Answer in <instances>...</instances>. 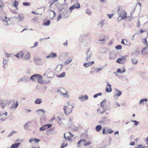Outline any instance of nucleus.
I'll return each instance as SVG.
<instances>
[{"label": "nucleus", "instance_id": "obj_1", "mask_svg": "<svg viewBox=\"0 0 148 148\" xmlns=\"http://www.w3.org/2000/svg\"><path fill=\"white\" fill-rule=\"evenodd\" d=\"M143 42L145 45H147V46L143 48L141 53L143 55H148V45H147V42L146 38L144 39V41Z\"/></svg>", "mask_w": 148, "mask_h": 148}, {"label": "nucleus", "instance_id": "obj_2", "mask_svg": "<svg viewBox=\"0 0 148 148\" xmlns=\"http://www.w3.org/2000/svg\"><path fill=\"white\" fill-rule=\"evenodd\" d=\"M127 13L124 10H123L120 12V14L119 17V19L120 18V20H122L126 18L127 17Z\"/></svg>", "mask_w": 148, "mask_h": 148}, {"label": "nucleus", "instance_id": "obj_3", "mask_svg": "<svg viewBox=\"0 0 148 148\" xmlns=\"http://www.w3.org/2000/svg\"><path fill=\"white\" fill-rule=\"evenodd\" d=\"M80 8V5L79 3L77 2V3L74 4L73 5L70 7L69 8V10H71L70 11H69V14L71 12V10L75 9H79Z\"/></svg>", "mask_w": 148, "mask_h": 148}, {"label": "nucleus", "instance_id": "obj_4", "mask_svg": "<svg viewBox=\"0 0 148 148\" xmlns=\"http://www.w3.org/2000/svg\"><path fill=\"white\" fill-rule=\"evenodd\" d=\"M73 106L71 105H68L67 106H65V114H68L71 113L72 110Z\"/></svg>", "mask_w": 148, "mask_h": 148}, {"label": "nucleus", "instance_id": "obj_5", "mask_svg": "<svg viewBox=\"0 0 148 148\" xmlns=\"http://www.w3.org/2000/svg\"><path fill=\"white\" fill-rule=\"evenodd\" d=\"M126 59L125 56L118 58L116 61L117 63L123 64L126 62Z\"/></svg>", "mask_w": 148, "mask_h": 148}, {"label": "nucleus", "instance_id": "obj_6", "mask_svg": "<svg viewBox=\"0 0 148 148\" xmlns=\"http://www.w3.org/2000/svg\"><path fill=\"white\" fill-rule=\"evenodd\" d=\"M52 126L51 124H46L40 128L39 130L40 131H43L47 129L50 128Z\"/></svg>", "mask_w": 148, "mask_h": 148}, {"label": "nucleus", "instance_id": "obj_7", "mask_svg": "<svg viewBox=\"0 0 148 148\" xmlns=\"http://www.w3.org/2000/svg\"><path fill=\"white\" fill-rule=\"evenodd\" d=\"M65 89L63 88H59L58 89L57 92L61 96L63 97H65Z\"/></svg>", "mask_w": 148, "mask_h": 148}, {"label": "nucleus", "instance_id": "obj_8", "mask_svg": "<svg viewBox=\"0 0 148 148\" xmlns=\"http://www.w3.org/2000/svg\"><path fill=\"white\" fill-rule=\"evenodd\" d=\"M38 76H40V75L39 74H34L30 77V79L33 82H35L38 79Z\"/></svg>", "mask_w": 148, "mask_h": 148}, {"label": "nucleus", "instance_id": "obj_9", "mask_svg": "<svg viewBox=\"0 0 148 148\" xmlns=\"http://www.w3.org/2000/svg\"><path fill=\"white\" fill-rule=\"evenodd\" d=\"M57 57V55L56 53L52 52L50 53V54L46 57V58H56Z\"/></svg>", "mask_w": 148, "mask_h": 148}, {"label": "nucleus", "instance_id": "obj_10", "mask_svg": "<svg viewBox=\"0 0 148 148\" xmlns=\"http://www.w3.org/2000/svg\"><path fill=\"white\" fill-rule=\"evenodd\" d=\"M73 117L70 118L68 121L67 128H71L73 126Z\"/></svg>", "mask_w": 148, "mask_h": 148}, {"label": "nucleus", "instance_id": "obj_11", "mask_svg": "<svg viewBox=\"0 0 148 148\" xmlns=\"http://www.w3.org/2000/svg\"><path fill=\"white\" fill-rule=\"evenodd\" d=\"M88 99V97L86 95H81L78 97V99L81 101H86Z\"/></svg>", "mask_w": 148, "mask_h": 148}, {"label": "nucleus", "instance_id": "obj_12", "mask_svg": "<svg viewBox=\"0 0 148 148\" xmlns=\"http://www.w3.org/2000/svg\"><path fill=\"white\" fill-rule=\"evenodd\" d=\"M122 93V92L121 91L117 89H116L114 97H119L121 95Z\"/></svg>", "mask_w": 148, "mask_h": 148}, {"label": "nucleus", "instance_id": "obj_13", "mask_svg": "<svg viewBox=\"0 0 148 148\" xmlns=\"http://www.w3.org/2000/svg\"><path fill=\"white\" fill-rule=\"evenodd\" d=\"M148 100L147 98L143 99L140 100L139 105H143L145 104Z\"/></svg>", "mask_w": 148, "mask_h": 148}, {"label": "nucleus", "instance_id": "obj_14", "mask_svg": "<svg viewBox=\"0 0 148 148\" xmlns=\"http://www.w3.org/2000/svg\"><path fill=\"white\" fill-rule=\"evenodd\" d=\"M57 117L58 120V122L60 123V122L61 121V123H62H62V121H64V115L63 114L61 115L60 116H58Z\"/></svg>", "mask_w": 148, "mask_h": 148}, {"label": "nucleus", "instance_id": "obj_15", "mask_svg": "<svg viewBox=\"0 0 148 148\" xmlns=\"http://www.w3.org/2000/svg\"><path fill=\"white\" fill-rule=\"evenodd\" d=\"M25 54V55L24 56V59L27 60L30 59V56L29 52H26Z\"/></svg>", "mask_w": 148, "mask_h": 148}, {"label": "nucleus", "instance_id": "obj_16", "mask_svg": "<svg viewBox=\"0 0 148 148\" xmlns=\"http://www.w3.org/2000/svg\"><path fill=\"white\" fill-rule=\"evenodd\" d=\"M69 134V136L66 137L65 136V140H68L69 142L72 141V138L73 136V135H72L70 132L68 133Z\"/></svg>", "mask_w": 148, "mask_h": 148}, {"label": "nucleus", "instance_id": "obj_17", "mask_svg": "<svg viewBox=\"0 0 148 148\" xmlns=\"http://www.w3.org/2000/svg\"><path fill=\"white\" fill-rule=\"evenodd\" d=\"M20 81H24L26 82H29L30 81L29 78L27 77H24L21 78L20 79Z\"/></svg>", "mask_w": 148, "mask_h": 148}, {"label": "nucleus", "instance_id": "obj_18", "mask_svg": "<svg viewBox=\"0 0 148 148\" xmlns=\"http://www.w3.org/2000/svg\"><path fill=\"white\" fill-rule=\"evenodd\" d=\"M105 20H102L100 21L99 23L98 24L97 26L101 28L105 24Z\"/></svg>", "mask_w": 148, "mask_h": 148}, {"label": "nucleus", "instance_id": "obj_19", "mask_svg": "<svg viewBox=\"0 0 148 148\" xmlns=\"http://www.w3.org/2000/svg\"><path fill=\"white\" fill-rule=\"evenodd\" d=\"M20 143H18L12 145L10 148H17L20 145Z\"/></svg>", "mask_w": 148, "mask_h": 148}, {"label": "nucleus", "instance_id": "obj_20", "mask_svg": "<svg viewBox=\"0 0 148 148\" xmlns=\"http://www.w3.org/2000/svg\"><path fill=\"white\" fill-rule=\"evenodd\" d=\"M125 67H123V68L122 69H118L117 70V72L122 73H123L125 72Z\"/></svg>", "mask_w": 148, "mask_h": 148}, {"label": "nucleus", "instance_id": "obj_21", "mask_svg": "<svg viewBox=\"0 0 148 148\" xmlns=\"http://www.w3.org/2000/svg\"><path fill=\"white\" fill-rule=\"evenodd\" d=\"M38 79H37L38 82L39 84H43V82L42 80V76L40 75V76H38Z\"/></svg>", "mask_w": 148, "mask_h": 148}, {"label": "nucleus", "instance_id": "obj_22", "mask_svg": "<svg viewBox=\"0 0 148 148\" xmlns=\"http://www.w3.org/2000/svg\"><path fill=\"white\" fill-rule=\"evenodd\" d=\"M6 104L4 103L2 101L0 102V107L2 109H3L6 106Z\"/></svg>", "mask_w": 148, "mask_h": 148}, {"label": "nucleus", "instance_id": "obj_23", "mask_svg": "<svg viewBox=\"0 0 148 148\" xmlns=\"http://www.w3.org/2000/svg\"><path fill=\"white\" fill-rule=\"evenodd\" d=\"M36 112L37 113H38L39 114H41V112H42L43 114H44L45 112V110L40 109H38V110H36Z\"/></svg>", "mask_w": 148, "mask_h": 148}, {"label": "nucleus", "instance_id": "obj_24", "mask_svg": "<svg viewBox=\"0 0 148 148\" xmlns=\"http://www.w3.org/2000/svg\"><path fill=\"white\" fill-rule=\"evenodd\" d=\"M73 58L72 57H69L65 61V64H69L72 60Z\"/></svg>", "mask_w": 148, "mask_h": 148}, {"label": "nucleus", "instance_id": "obj_25", "mask_svg": "<svg viewBox=\"0 0 148 148\" xmlns=\"http://www.w3.org/2000/svg\"><path fill=\"white\" fill-rule=\"evenodd\" d=\"M42 102V100L41 99H37L35 101L34 103L36 104H40Z\"/></svg>", "mask_w": 148, "mask_h": 148}, {"label": "nucleus", "instance_id": "obj_26", "mask_svg": "<svg viewBox=\"0 0 148 148\" xmlns=\"http://www.w3.org/2000/svg\"><path fill=\"white\" fill-rule=\"evenodd\" d=\"M102 129V126L100 125L97 126L95 128L97 132H99Z\"/></svg>", "mask_w": 148, "mask_h": 148}, {"label": "nucleus", "instance_id": "obj_27", "mask_svg": "<svg viewBox=\"0 0 148 148\" xmlns=\"http://www.w3.org/2000/svg\"><path fill=\"white\" fill-rule=\"evenodd\" d=\"M105 102L106 101L105 100H104L103 101L101 102L100 103L101 107H102V108L103 110H104V111H105L106 110V108L105 107L104 105H102V104L103 103H105Z\"/></svg>", "mask_w": 148, "mask_h": 148}, {"label": "nucleus", "instance_id": "obj_28", "mask_svg": "<svg viewBox=\"0 0 148 148\" xmlns=\"http://www.w3.org/2000/svg\"><path fill=\"white\" fill-rule=\"evenodd\" d=\"M111 87L108 86L106 88V91L107 92H111L112 91V89L111 88Z\"/></svg>", "mask_w": 148, "mask_h": 148}, {"label": "nucleus", "instance_id": "obj_29", "mask_svg": "<svg viewBox=\"0 0 148 148\" xmlns=\"http://www.w3.org/2000/svg\"><path fill=\"white\" fill-rule=\"evenodd\" d=\"M31 123L30 121H28L24 125V127L25 129H27L28 127V125Z\"/></svg>", "mask_w": 148, "mask_h": 148}, {"label": "nucleus", "instance_id": "obj_30", "mask_svg": "<svg viewBox=\"0 0 148 148\" xmlns=\"http://www.w3.org/2000/svg\"><path fill=\"white\" fill-rule=\"evenodd\" d=\"M85 140L84 139H81L77 143V146L79 147H80L81 146V144L82 143V142H84Z\"/></svg>", "mask_w": 148, "mask_h": 148}, {"label": "nucleus", "instance_id": "obj_31", "mask_svg": "<svg viewBox=\"0 0 148 148\" xmlns=\"http://www.w3.org/2000/svg\"><path fill=\"white\" fill-rule=\"evenodd\" d=\"M103 121H104V123H105L106 122H109L110 121V119H108L107 118L103 117L102 118Z\"/></svg>", "mask_w": 148, "mask_h": 148}, {"label": "nucleus", "instance_id": "obj_32", "mask_svg": "<svg viewBox=\"0 0 148 148\" xmlns=\"http://www.w3.org/2000/svg\"><path fill=\"white\" fill-rule=\"evenodd\" d=\"M41 60V58H38V57L35 58L34 59V60L36 64H37V65L38 64V62H37L38 61H40V60Z\"/></svg>", "mask_w": 148, "mask_h": 148}, {"label": "nucleus", "instance_id": "obj_33", "mask_svg": "<svg viewBox=\"0 0 148 148\" xmlns=\"http://www.w3.org/2000/svg\"><path fill=\"white\" fill-rule=\"evenodd\" d=\"M50 23V21L49 20L47 22H44L43 23V25L45 26H49Z\"/></svg>", "mask_w": 148, "mask_h": 148}, {"label": "nucleus", "instance_id": "obj_34", "mask_svg": "<svg viewBox=\"0 0 148 148\" xmlns=\"http://www.w3.org/2000/svg\"><path fill=\"white\" fill-rule=\"evenodd\" d=\"M131 61L132 62V64H136L137 62L138 61L137 60L134 58H132L131 59Z\"/></svg>", "mask_w": 148, "mask_h": 148}, {"label": "nucleus", "instance_id": "obj_35", "mask_svg": "<svg viewBox=\"0 0 148 148\" xmlns=\"http://www.w3.org/2000/svg\"><path fill=\"white\" fill-rule=\"evenodd\" d=\"M131 122L134 123V125L136 127L137 126L139 123V122L136 120H131Z\"/></svg>", "mask_w": 148, "mask_h": 148}, {"label": "nucleus", "instance_id": "obj_36", "mask_svg": "<svg viewBox=\"0 0 148 148\" xmlns=\"http://www.w3.org/2000/svg\"><path fill=\"white\" fill-rule=\"evenodd\" d=\"M17 133V132L14 131V130L12 131L10 134L8 135V137H10L12 136L14 134Z\"/></svg>", "mask_w": 148, "mask_h": 148}, {"label": "nucleus", "instance_id": "obj_37", "mask_svg": "<svg viewBox=\"0 0 148 148\" xmlns=\"http://www.w3.org/2000/svg\"><path fill=\"white\" fill-rule=\"evenodd\" d=\"M18 4V2L16 1H14V3L13 4L14 6L16 9L18 8L17 6Z\"/></svg>", "mask_w": 148, "mask_h": 148}, {"label": "nucleus", "instance_id": "obj_38", "mask_svg": "<svg viewBox=\"0 0 148 148\" xmlns=\"http://www.w3.org/2000/svg\"><path fill=\"white\" fill-rule=\"evenodd\" d=\"M19 56V58H23L24 53L22 51H21L18 53Z\"/></svg>", "mask_w": 148, "mask_h": 148}, {"label": "nucleus", "instance_id": "obj_39", "mask_svg": "<svg viewBox=\"0 0 148 148\" xmlns=\"http://www.w3.org/2000/svg\"><path fill=\"white\" fill-rule=\"evenodd\" d=\"M69 97V92L68 91H65V98H66L68 99Z\"/></svg>", "mask_w": 148, "mask_h": 148}, {"label": "nucleus", "instance_id": "obj_40", "mask_svg": "<svg viewBox=\"0 0 148 148\" xmlns=\"http://www.w3.org/2000/svg\"><path fill=\"white\" fill-rule=\"evenodd\" d=\"M115 48L116 49L119 50L121 49L122 47L121 45H119L116 46Z\"/></svg>", "mask_w": 148, "mask_h": 148}, {"label": "nucleus", "instance_id": "obj_41", "mask_svg": "<svg viewBox=\"0 0 148 148\" xmlns=\"http://www.w3.org/2000/svg\"><path fill=\"white\" fill-rule=\"evenodd\" d=\"M23 4L25 6H30L31 5L30 3H29L28 2H23Z\"/></svg>", "mask_w": 148, "mask_h": 148}, {"label": "nucleus", "instance_id": "obj_42", "mask_svg": "<svg viewBox=\"0 0 148 148\" xmlns=\"http://www.w3.org/2000/svg\"><path fill=\"white\" fill-rule=\"evenodd\" d=\"M103 68H96L95 69V71L97 72H98L102 70Z\"/></svg>", "mask_w": 148, "mask_h": 148}, {"label": "nucleus", "instance_id": "obj_43", "mask_svg": "<svg viewBox=\"0 0 148 148\" xmlns=\"http://www.w3.org/2000/svg\"><path fill=\"white\" fill-rule=\"evenodd\" d=\"M65 76V72H63L61 74L59 75H58V77H63Z\"/></svg>", "mask_w": 148, "mask_h": 148}, {"label": "nucleus", "instance_id": "obj_44", "mask_svg": "<svg viewBox=\"0 0 148 148\" xmlns=\"http://www.w3.org/2000/svg\"><path fill=\"white\" fill-rule=\"evenodd\" d=\"M86 13L88 15H90L91 14V12L90 11V10L88 9H87L86 10Z\"/></svg>", "mask_w": 148, "mask_h": 148}, {"label": "nucleus", "instance_id": "obj_45", "mask_svg": "<svg viewBox=\"0 0 148 148\" xmlns=\"http://www.w3.org/2000/svg\"><path fill=\"white\" fill-rule=\"evenodd\" d=\"M18 17L20 20H23L24 18V17L21 16V15L19 14H18Z\"/></svg>", "mask_w": 148, "mask_h": 148}, {"label": "nucleus", "instance_id": "obj_46", "mask_svg": "<svg viewBox=\"0 0 148 148\" xmlns=\"http://www.w3.org/2000/svg\"><path fill=\"white\" fill-rule=\"evenodd\" d=\"M91 143L90 141H88V142H87L86 141L84 144V146H86L87 145H89Z\"/></svg>", "mask_w": 148, "mask_h": 148}, {"label": "nucleus", "instance_id": "obj_47", "mask_svg": "<svg viewBox=\"0 0 148 148\" xmlns=\"http://www.w3.org/2000/svg\"><path fill=\"white\" fill-rule=\"evenodd\" d=\"M86 55L87 56L86 58V60L87 61H88L90 59V54H89V55L88 54Z\"/></svg>", "mask_w": 148, "mask_h": 148}, {"label": "nucleus", "instance_id": "obj_48", "mask_svg": "<svg viewBox=\"0 0 148 148\" xmlns=\"http://www.w3.org/2000/svg\"><path fill=\"white\" fill-rule=\"evenodd\" d=\"M90 65V64H89V63H85L84 64V66L86 67H87L88 66Z\"/></svg>", "mask_w": 148, "mask_h": 148}, {"label": "nucleus", "instance_id": "obj_49", "mask_svg": "<svg viewBox=\"0 0 148 148\" xmlns=\"http://www.w3.org/2000/svg\"><path fill=\"white\" fill-rule=\"evenodd\" d=\"M38 42H35V43H34V46L33 47H32V48L36 47H37L38 46Z\"/></svg>", "mask_w": 148, "mask_h": 148}, {"label": "nucleus", "instance_id": "obj_50", "mask_svg": "<svg viewBox=\"0 0 148 148\" xmlns=\"http://www.w3.org/2000/svg\"><path fill=\"white\" fill-rule=\"evenodd\" d=\"M18 105V102L17 101H16V103H15V105L13 107H14V108H16Z\"/></svg>", "mask_w": 148, "mask_h": 148}, {"label": "nucleus", "instance_id": "obj_51", "mask_svg": "<svg viewBox=\"0 0 148 148\" xmlns=\"http://www.w3.org/2000/svg\"><path fill=\"white\" fill-rule=\"evenodd\" d=\"M38 20V18L36 17H35L32 19V21H37Z\"/></svg>", "mask_w": 148, "mask_h": 148}, {"label": "nucleus", "instance_id": "obj_52", "mask_svg": "<svg viewBox=\"0 0 148 148\" xmlns=\"http://www.w3.org/2000/svg\"><path fill=\"white\" fill-rule=\"evenodd\" d=\"M34 141L36 143L39 142L40 141V140L39 139L34 138Z\"/></svg>", "mask_w": 148, "mask_h": 148}, {"label": "nucleus", "instance_id": "obj_53", "mask_svg": "<svg viewBox=\"0 0 148 148\" xmlns=\"http://www.w3.org/2000/svg\"><path fill=\"white\" fill-rule=\"evenodd\" d=\"M107 15L108 16L109 18H111L114 16V14H108Z\"/></svg>", "mask_w": 148, "mask_h": 148}, {"label": "nucleus", "instance_id": "obj_54", "mask_svg": "<svg viewBox=\"0 0 148 148\" xmlns=\"http://www.w3.org/2000/svg\"><path fill=\"white\" fill-rule=\"evenodd\" d=\"M61 17V15L60 14L57 17V21H58L59 20H60Z\"/></svg>", "mask_w": 148, "mask_h": 148}, {"label": "nucleus", "instance_id": "obj_55", "mask_svg": "<svg viewBox=\"0 0 148 148\" xmlns=\"http://www.w3.org/2000/svg\"><path fill=\"white\" fill-rule=\"evenodd\" d=\"M116 103H117V102L115 101L114 102V103L113 104V108H116L117 107L116 105Z\"/></svg>", "mask_w": 148, "mask_h": 148}, {"label": "nucleus", "instance_id": "obj_56", "mask_svg": "<svg viewBox=\"0 0 148 148\" xmlns=\"http://www.w3.org/2000/svg\"><path fill=\"white\" fill-rule=\"evenodd\" d=\"M145 144L147 145H148V137H147L145 139Z\"/></svg>", "mask_w": 148, "mask_h": 148}, {"label": "nucleus", "instance_id": "obj_57", "mask_svg": "<svg viewBox=\"0 0 148 148\" xmlns=\"http://www.w3.org/2000/svg\"><path fill=\"white\" fill-rule=\"evenodd\" d=\"M135 55L137 56L138 55H139L140 54V52L139 51H136L135 52Z\"/></svg>", "mask_w": 148, "mask_h": 148}, {"label": "nucleus", "instance_id": "obj_58", "mask_svg": "<svg viewBox=\"0 0 148 148\" xmlns=\"http://www.w3.org/2000/svg\"><path fill=\"white\" fill-rule=\"evenodd\" d=\"M107 132L110 134H111L113 132V131L112 130H108Z\"/></svg>", "mask_w": 148, "mask_h": 148}, {"label": "nucleus", "instance_id": "obj_59", "mask_svg": "<svg viewBox=\"0 0 148 148\" xmlns=\"http://www.w3.org/2000/svg\"><path fill=\"white\" fill-rule=\"evenodd\" d=\"M58 0H53L52 1H51L50 2V3H52V4H53L55 2L57 1Z\"/></svg>", "mask_w": 148, "mask_h": 148}, {"label": "nucleus", "instance_id": "obj_60", "mask_svg": "<svg viewBox=\"0 0 148 148\" xmlns=\"http://www.w3.org/2000/svg\"><path fill=\"white\" fill-rule=\"evenodd\" d=\"M3 21L7 23L8 22V18L7 17H5V18L3 20Z\"/></svg>", "mask_w": 148, "mask_h": 148}, {"label": "nucleus", "instance_id": "obj_61", "mask_svg": "<svg viewBox=\"0 0 148 148\" xmlns=\"http://www.w3.org/2000/svg\"><path fill=\"white\" fill-rule=\"evenodd\" d=\"M50 11H51V12H53V16L54 17L55 16H56V13L53 10H50Z\"/></svg>", "mask_w": 148, "mask_h": 148}, {"label": "nucleus", "instance_id": "obj_62", "mask_svg": "<svg viewBox=\"0 0 148 148\" xmlns=\"http://www.w3.org/2000/svg\"><path fill=\"white\" fill-rule=\"evenodd\" d=\"M135 145V142H131L130 144V145Z\"/></svg>", "mask_w": 148, "mask_h": 148}, {"label": "nucleus", "instance_id": "obj_63", "mask_svg": "<svg viewBox=\"0 0 148 148\" xmlns=\"http://www.w3.org/2000/svg\"><path fill=\"white\" fill-rule=\"evenodd\" d=\"M103 131L102 133H103V134H104L105 133H106V129L105 128H103Z\"/></svg>", "mask_w": 148, "mask_h": 148}, {"label": "nucleus", "instance_id": "obj_64", "mask_svg": "<svg viewBox=\"0 0 148 148\" xmlns=\"http://www.w3.org/2000/svg\"><path fill=\"white\" fill-rule=\"evenodd\" d=\"M7 60H3V63L5 65L7 63Z\"/></svg>", "mask_w": 148, "mask_h": 148}]
</instances>
